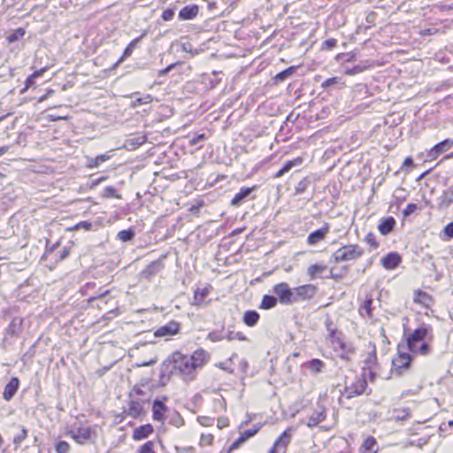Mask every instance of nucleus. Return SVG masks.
<instances>
[{
  "label": "nucleus",
  "instance_id": "f257e3e1",
  "mask_svg": "<svg viewBox=\"0 0 453 453\" xmlns=\"http://www.w3.org/2000/svg\"><path fill=\"white\" fill-rule=\"evenodd\" d=\"M207 360L208 354L203 349H196L191 356L176 351L169 357V362L186 381L195 380L196 370L203 367Z\"/></svg>",
  "mask_w": 453,
  "mask_h": 453
},
{
  "label": "nucleus",
  "instance_id": "f03ea898",
  "mask_svg": "<svg viewBox=\"0 0 453 453\" xmlns=\"http://www.w3.org/2000/svg\"><path fill=\"white\" fill-rule=\"evenodd\" d=\"M344 390L342 392L339 402L342 405L345 404L346 399H351L355 396L362 395L366 387L367 382L363 375H357L350 371L345 376Z\"/></svg>",
  "mask_w": 453,
  "mask_h": 453
},
{
  "label": "nucleus",
  "instance_id": "7ed1b4c3",
  "mask_svg": "<svg viewBox=\"0 0 453 453\" xmlns=\"http://www.w3.org/2000/svg\"><path fill=\"white\" fill-rule=\"evenodd\" d=\"M364 253L361 247L356 244H349L338 249L332 256L335 263L357 260Z\"/></svg>",
  "mask_w": 453,
  "mask_h": 453
},
{
  "label": "nucleus",
  "instance_id": "20e7f679",
  "mask_svg": "<svg viewBox=\"0 0 453 453\" xmlns=\"http://www.w3.org/2000/svg\"><path fill=\"white\" fill-rule=\"evenodd\" d=\"M326 331L328 333L326 341L328 344L334 349V351H342L346 352L352 351L349 348L346 346L344 342L341 337V333L337 332L336 328L333 327V323L331 320L327 319L326 322Z\"/></svg>",
  "mask_w": 453,
  "mask_h": 453
},
{
  "label": "nucleus",
  "instance_id": "39448f33",
  "mask_svg": "<svg viewBox=\"0 0 453 453\" xmlns=\"http://www.w3.org/2000/svg\"><path fill=\"white\" fill-rule=\"evenodd\" d=\"M423 340H433V328L426 324H422L406 337L407 346L412 345L414 349H418L416 343Z\"/></svg>",
  "mask_w": 453,
  "mask_h": 453
},
{
  "label": "nucleus",
  "instance_id": "423d86ee",
  "mask_svg": "<svg viewBox=\"0 0 453 453\" xmlns=\"http://www.w3.org/2000/svg\"><path fill=\"white\" fill-rule=\"evenodd\" d=\"M278 301L283 305H291L294 303L293 288H290L288 284L281 282L276 284L273 288Z\"/></svg>",
  "mask_w": 453,
  "mask_h": 453
},
{
  "label": "nucleus",
  "instance_id": "0eeeda50",
  "mask_svg": "<svg viewBox=\"0 0 453 453\" xmlns=\"http://www.w3.org/2000/svg\"><path fill=\"white\" fill-rule=\"evenodd\" d=\"M318 292V288L313 284H305L293 288L294 303L311 300Z\"/></svg>",
  "mask_w": 453,
  "mask_h": 453
},
{
  "label": "nucleus",
  "instance_id": "6e6552de",
  "mask_svg": "<svg viewBox=\"0 0 453 453\" xmlns=\"http://www.w3.org/2000/svg\"><path fill=\"white\" fill-rule=\"evenodd\" d=\"M91 427H79L76 430L70 429L66 431V435L71 437L78 444L87 443L92 437Z\"/></svg>",
  "mask_w": 453,
  "mask_h": 453
},
{
  "label": "nucleus",
  "instance_id": "1a4fd4ad",
  "mask_svg": "<svg viewBox=\"0 0 453 453\" xmlns=\"http://www.w3.org/2000/svg\"><path fill=\"white\" fill-rule=\"evenodd\" d=\"M292 428L288 427L285 430L281 435L275 441L270 453H280L285 452L288 445L290 443L292 439Z\"/></svg>",
  "mask_w": 453,
  "mask_h": 453
},
{
  "label": "nucleus",
  "instance_id": "9d476101",
  "mask_svg": "<svg viewBox=\"0 0 453 453\" xmlns=\"http://www.w3.org/2000/svg\"><path fill=\"white\" fill-rule=\"evenodd\" d=\"M180 331V324L176 321H171L165 326H160L154 333L156 337H168L175 335Z\"/></svg>",
  "mask_w": 453,
  "mask_h": 453
},
{
  "label": "nucleus",
  "instance_id": "9b49d317",
  "mask_svg": "<svg viewBox=\"0 0 453 453\" xmlns=\"http://www.w3.org/2000/svg\"><path fill=\"white\" fill-rule=\"evenodd\" d=\"M411 357L408 353H401L392 360L395 370L401 374L403 370L407 369L411 364Z\"/></svg>",
  "mask_w": 453,
  "mask_h": 453
},
{
  "label": "nucleus",
  "instance_id": "f8f14e48",
  "mask_svg": "<svg viewBox=\"0 0 453 453\" xmlns=\"http://www.w3.org/2000/svg\"><path fill=\"white\" fill-rule=\"evenodd\" d=\"M453 145V141L446 139L438 144L434 145L428 152V157L431 159L437 158L441 154L447 151Z\"/></svg>",
  "mask_w": 453,
  "mask_h": 453
},
{
  "label": "nucleus",
  "instance_id": "ddd939ff",
  "mask_svg": "<svg viewBox=\"0 0 453 453\" xmlns=\"http://www.w3.org/2000/svg\"><path fill=\"white\" fill-rule=\"evenodd\" d=\"M400 262L401 257L395 252H391L383 257L381 259V265L388 270H393L396 268Z\"/></svg>",
  "mask_w": 453,
  "mask_h": 453
},
{
  "label": "nucleus",
  "instance_id": "4468645a",
  "mask_svg": "<svg viewBox=\"0 0 453 453\" xmlns=\"http://www.w3.org/2000/svg\"><path fill=\"white\" fill-rule=\"evenodd\" d=\"M329 225L326 223L321 228L311 233L308 236L307 242L310 245H315L319 241L323 240L326 234L329 232Z\"/></svg>",
  "mask_w": 453,
  "mask_h": 453
},
{
  "label": "nucleus",
  "instance_id": "2eb2a0df",
  "mask_svg": "<svg viewBox=\"0 0 453 453\" xmlns=\"http://www.w3.org/2000/svg\"><path fill=\"white\" fill-rule=\"evenodd\" d=\"M19 385V380L18 378L13 377L11 379V380L7 383V385L4 388L3 397L6 401H10L13 395L16 394Z\"/></svg>",
  "mask_w": 453,
  "mask_h": 453
},
{
  "label": "nucleus",
  "instance_id": "dca6fc26",
  "mask_svg": "<svg viewBox=\"0 0 453 453\" xmlns=\"http://www.w3.org/2000/svg\"><path fill=\"white\" fill-rule=\"evenodd\" d=\"M199 12L196 4L183 7L179 12V19L181 20H189L195 19Z\"/></svg>",
  "mask_w": 453,
  "mask_h": 453
},
{
  "label": "nucleus",
  "instance_id": "f3484780",
  "mask_svg": "<svg viewBox=\"0 0 453 453\" xmlns=\"http://www.w3.org/2000/svg\"><path fill=\"white\" fill-rule=\"evenodd\" d=\"M430 342L431 341L428 340H423L422 342H418L416 343L418 349H414L412 345H408V349L413 354L426 356L431 352Z\"/></svg>",
  "mask_w": 453,
  "mask_h": 453
},
{
  "label": "nucleus",
  "instance_id": "a211bd4d",
  "mask_svg": "<svg viewBox=\"0 0 453 453\" xmlns=\"http://www.w3.org/2000/svg\"><path fill=\"white\" fill-rule=\"evenodd\" d=\"M395 226V219L393 217H387L380 219L378 229L381 234L387 235L393 231Z\"/></svg>",
  "mask_w": 453,
  "mask_h": 453
},
{
  "label": "nucleus",
  "instance_id": "6ab92c4d",
  "mask_svg": "<svg viewBox=\"0 0 453 453\" xmlns=\"http://www.w3.org/2000/svg\"><path fill=\"white\" fill-rule=\"evenodd\" d=\"M152 433V426L150 424H146L134 429L133 434V439L135 441H141L147 438Z\"/></svg>",
  "mask_w": 453,
  "mask_h": 453
},
{
  "label": "nucleus",
  "instance_id": "aec40b11",
  "mask_svg": "<svg viewBox=\"0 0 453 453\" xmlns=\"http://www.w3.org/2000/svg\"><path fill=\"white\" fill-rule=\"evenodd\" d=\"M302 163H303L302 157H296L293 160H289V161L286 162L285 165H283V167L275 173L274 178H280V177L283 176L286 173L289 172L292 168L301 165Z\"/></svg>",
  "mask_w": 453,
  "mask_h": 453
},
{
  "label": "nucleus",
  "instance_id": "412c9836",
  "mask_svg": "<svg viewBox=\"0 0 453 453\" xmlns=\"http://www.w3.org/2000/svg\"><path fill=\"white\" fill-rule=\"evenodd\" d=\"M379 449L376 440L370 436L365 440L361 448L360 453H377Z\"/></svg>",
  "mask_w": 453,
  "mask_h": 453
},
{
  "label": "nucleus",
  "instance_id": "4be33fe9",
  "mask_svg": "<svg viewBox=\"0 0 453 453\" xmlns=\"http://www.w3.org/2000/svg\"><path fill=\"white\" fill-rule=\"evenodd\" d=\"M326 265L324 264L311 265L307 269V275L311 280H313L319 277L326 270Z\"/></svg>",
  "mask_w": 453,
  "mask_h": 453
},
{
  "label": "nucleus",
  "instance_id": "5701e85b",
  "mask_svg": "<svg viewBox=\"0 0 453 453\" xmlns=\"http://www.w3.org/2000/svg\"><path fill=\"white\" fill-rule=\"evenodd\" d=\"M326 418V413L324 409L316 410L309 418L307 426L310 427H313L318 426Z\"/></svg>",
  "mask_w": 453,
  "mask_h": 453
},
{
  "label": "nucleus",
  "instance_id": "b1692460",
  "mask_svg": "<svg viewBox=\"0 0 453 453\" xmlns=\"http://www.w3.org/2000/svg\"><path fill=\"white\" fill-rule=\"evenodd\" d=\"M259 430V427L246 430L242 435L231 445L230 450L235 449L240 447L247 439L254 436Z\"/></svg>",
  "mask_w": 453,
  "mask_h": 453
},
{
  "label": "nucleus",
  "instance_id": "393cba45",
  "mask_svg": "<svg viewBox=\"0 0 453 453\" xmlns=\"http://www.w3.org/2000/svg\"><path fill=\"white\" fill-rule=\"evenodd\" d=\"M255 189L253 188H242L240 191L234 196V197L231 201V204L234 206H239L241 203L247 198L251 192Z\"/></svg>",
  "mask_w": 453,
  "mask_h": 453
},
{
  "label": "nucleus",
  "instance_id": "a878e982",
  "mask_svg": "<svg viewBox=\"0 0 453 453\" xmlns=\"http://www.w3.org/2000/svg\"><path fill=\"white\" fill-rule=\"evenodd\" d=\"M152 411L155 420L163 421L165 419V406L162 402L158 400L154 401Z\"/></svg>",
  "mask_w": 453,
  "mask_h": 453
},
{
  "label": "nucleus",
  "instance_id": "bb28decb",
  "mask_svg": "<svg viewBox=\"0 0 453 453\" xmlns=\"http://www.w3.org/2000/svg\"><path fill=\"white\" fill-rule=\"evenodd\" d=\"M414 302L422 305L425 308L431 306L433 303L432 297L426 292L418 291L415 293Z\"/></svg>",
  "mask_w": 453,
  "mask_h": 453
},
{
  "label": "nucleus",
  "instance_id": "cd10ccee",
  "mask_svg": "<svg viewBox=\"0 0 453 453\" xmlns=\"http://www.w3.org/2000/svg\"><path fill=\"white\" fill-rule=\"evenodd\" d=\"M142 411V405L138 401H130L127 408V415L132 418H137Z\"/></svg>",
  "mask_w": 453,
  "mask_h": 453
},
{
  "label": "nucleus",
  "instance_id": "c85d7f7f",
  "mask_svg": "<svg viewBox=\"0 0 453 453\" xmlns=\"http://www.w3.org/2000/svg\"><path fill=\"white\" fill-rule=\"evenodd\" d=\"M141 40V37H138V38H135L134 40H133L127 46V48L125 49L124 50V53L123 55L121 56V58L118 60V62L115 64L114 67L118 66L121 62L124 61L125 58H128L134 49L138 45L139 42Z\"/></svg>",
  "mask_w": 453,
  "mask_h": 453
},
{
  "label": "nucleus",
  "instance_id": "c756f323",
  "mask_svg": "<svg viewBox=\"0 0 453 453\" xmlns=\"http://www.w3.org/2000/svg\"><path fill=\"white\" fill-rule=\"evenodd\" d=\"M259 319V314L255 311H248L244 313L243 321L248 326H254Z\"/></svg>",
  "mask_w": 453,
  "mask_h": 453
},
{
  "label": "nucleus",
  "instance_id": "7c9ffc66",
  "mask_svg": "<svg viewBox=\"0 0 453 453\" xmlns=\"http://www.w3.org/2000/svg\"><path fill=\"white\" fill-rule=\"evenodd\" d=\"M277 303L278 299L276 296L265 295L264 296L259 307L260 309L269 310L274 308L277 305Z\"/></svg>",
  "mask_w": 453,
  "mask_h": 453
},
{
  "label": "nucleus",
  "instance_id": "2f4dec72",
  "mask_svg": "<svg viewBox=\"0 0 453 453\" xmlns=\"http://www.w3.org/2000/svg\"><path fill=\"white\" fill-rule=\"evenodd\" d=\"M305 366L313 373L321 372L325 364L319 359H312L305 364Z\"/></svg>",
  "mask_w": 453,
  "mask_h": 453
},
{
  "label": "nucleus",
  "instance_id": "473e14b6",
  "mask_svg": "<svg viewBox=\"0 0 453 453\" xmlns=\"http://www.w3.org/2000/svg\"><path fill=\"white\" fill-rule=\"evenodd\" d=\"M110 159V156L103 154L97 156L96 158L89 157L87 166L88 168L98 167L101 162H105Z\"/></svg>",
  "mask_w": 453,
  "mask_h": 453
},
{
  "label": "nucleus",
  "instance_id": "72a5a7b5",
  "mask_svg": "<svg viewBox=\"0 0 453 453\" xmlns=\"http://www.w3.org/2000/svg\"><path fill=\"white\" fill-rule=\"evenodd\" d=\"M211 287H205V288H197L196 291H195V301L196 303H200L202 302L204 297H206L211 290Z\"/></svg>",
  "mask_w": 453,
  "mask_h": 453
},
{
  "label": "nucleus",
  "instance_id": "f704fd0d",
  "mask_svg": "<svg viewBox=\"0 0 453 453\" xmlns=\"http://www.w3.org/2000/svg\"><path fill=\"white\" fill-rule=\"evenodd\" d=\"M372 299H367L364 302V303L361 305L359 309V312L361 313L362 316L367 315L370 317L372 315Z\"/></svg>",
  "mask_w": 453,
  "mask_h": 453
},
{
  "label": "nucleus",
  "instance_id": "c9c22d12",
  "mask_svg": "<svg viewBox=\"0 0 453 453\" xmlns=\"http://www.w3.org/2000/svg\"><path fill=\"white\" fill-rule=\"evenodd\" d=\"M311 181L308 178L303 179L299 183L296 185L295 188L296 194H302L309 187Z\"/></svg>",
  "mask_w": 453,
  "mask_h": 453
},
{
  "label": "nucleus",
  "instance_id": "e433bc0d",
  "mask_svg": "<svg viewBox=\"0 0 453 453\" xmlns=\"http://www.w3.org/2000/svg\"><path fill=\"white\" fill-rule=\"evenodd\" d=\"M27 437V430L23 427L21 431L14 437L13 443L19 447L23 441Z\"/></svg>",
  "mask_w": 453,
  "mask_h": 453
},
{
  "label": "nucleus",
  "instance_id": "4c0bfd02",
  "mask_svg": "<svg viewBox=\"0 0 453 453\" xmlns=\"http://www.w3.org/2000/svg\"><path fill=\"white\" fill-rule=\"evenodd\" d=\"M55 449L57 453H68L70 450V445L66 441H61L56 444Z\"/></svg>",
  "mask_w": 453,
  "mask_h": 453
},
{
  "label": "nucleus",
  "instance_id": "58836bf2",
  "mask_svg": "<svg viewBox=\"0 0 453 453\" xmlns=\"http://www.w3.org/2000/svg\"><path fill=\"white\" fill-rule=\"evenodd\" d=\"M152 100H153V97L150 95H146L142 97L136 98L135 101H134V103H133V106L148 104L151 103Z\"/></svg>",
  "mask_w": 453,
  "mask_h": 453
},
{
  "label": "nucleus",
  "instance_id": "ea45409f",
  "mask_svg": "<svg viewBox=\"0 0 453 453\" xmlns=\"http://www.w3.org/2000/svg\"><path fill=\"white\" fill-rule=\"evenodd\" d=\"M418 210H419V208L416 203H409L407 207L403 211V215L404 218H407L411 214L417 212Z\"/></svg>",
  "mask_w": 453,
  "mask_h": 453
},
{
  "label": "nucleus",
  "instance_id": "a19ab883",
  "mask_svg": "<svg viewBox=\"0 0 453 453\" xmlns=\"http://www.w3.org/2000/svg\"><path fill=\"white\" fill-rule=\"evenodd\" d=\"M118 237L122 242H127L134 237V233L131 230H122L119 232Z\"/></svg>",
  "mask_w": 453,
  "mask_h": 453
},
{
  "label": "nucleus",
  "instance_id": "79ce46f5",
  "mask_svg": "<svg viewBox=\"0 0 453 453\" xmlns=\"http://www.w3.org/2000/svg\"><path fill=\"white\" fill-rule=\"evenodd\" d=\"M207 339L212 342H221L225 339V335L221 333L211 332L208 334Z\"/></svg>",
  "mask_w": 453,
  "mask_h": 453
},
{
  "label": "nucleus",
  "instance_id": "37998d69",
  "mask_svg": "<svg viewBox=\"0 0 453 453\" xmlns=\"http://www.w3.org/2000/svg\"><path fill=\"white\" fill-rule=\"evenodd\" d=\"M213 435L212 434H202L201 435V438H200V445L201 446H206V445H211L213 441Z\"/></svg>",
  "mask_w": 453,
  "mask_h": 453
},
{
  "label": "nucleus",
  "instance_id": "c03bdc74",
  "mask_svg": "<svg viewBox=\"0 0 453 453\" xmlns=\"http://www.w3.org/2000/svg\"><path fill=\"white\" fill-rule=\"evenodd\" d=\"M138 453H156L153 449V442L147 441L140 449Z\"/></svg>",
  "mask_w": 453,
  "mask_h": 453
},
{
  "label": "nucleus",
  "instance_id": "a18cd8bd",
  "mask_svg": "<svg viewBox=\"0 0 453 453\" xmlns=\"http://www.w3.org/2000/svg\"><path fill=\"white\" fill-rule=\"evenodd\" d=\"M444 200L448 204H450L453 203V186L449 188L443 194Z\"/></svg>",
  "mask_w": 453,
  "mask_h": 453
},
{
  "label": "nucleus",
  "instance_id": "49530a36",
  "mask_svg": "<svg viewBox=\"0 0 453 453\" xmlns=\"http://www.w3.org/2000/svg\"><path fill=\"white\" fill-rule=\"evenodd\" d=\"M104 197H119L116 194V190L112 187H106L104 189Z\"/></svg>",
  "mask_w": 453,
  "mask_h": 453
},
{
  "label": "nucleus",
  "instance_id": "de8ad7c7",
  "mask_svg": "<svg viewBox=\"0 0 453 453\" xmlns=\"http://www.w3.org/2000/svg\"><path fill=\"white\" fill-rule=\"evenodd\" d=\"M174 16V12L172 9H167L163 12L162 13V19L165 21L172 20Z\"/></svg>",
  "mask_w": 453,
  "mask_h": 453
},
{
  "label": "nucleus",
  "instance_id": "09e8293b",
  "mask_svg": "<svg viewBox=\"0 0 453 453\" xmlns=\"http://www.w3.org/2000/svg\"><path fill=\"white\" fill-rule=\"evenodd\" d=\"M83 228L85 230H91L92 224L87 221H81L77 225L74 226L73 229Z\"/></svg>",
  "mask_w": 453,
  "mask_h": 453
},
{
  "label": "nucleus",
  "instance_id": "8fccbe9b",
  "mask_svg": "<svg viewBox=\"0 0 453 453\" xmlns=\"http://www.w3.org/2000/svg\"><path fill=\"white\" fill-rule=\"evenodd\" d=\"M404 192V190L402 188H398L395 191V198L397 200L398 203H401L405 197L402 196V194Z\"/></svg>",
  "mask_w": 453,
  "mask_h": 453
},
{
  "label": "nucleus",
  "instance_id": "3c124183",
  "mask_svg": "<svg viewBox=\"0 0 453 453\" xmlns=\"http://www.w3.org/2000/svg\"><path fill=\"white\" fill-rule=\"evenodd\" d=\"M229 422L228 419L225 417H220L218 418L217 426L219 429L225 428L228 426Z\"/></svg>",
  "mask_w": 453,
  "mask_h": 453
},
{
  "label": "nucleus",
  "instance_id": "603ef678",
  "mask_svg": "<svg viewBox=\"0 0 453 453\" xmlns=\"http://www.w3.org/2000/svg\"><path fill=\"white\" fill-rule=\"evenodd\" d=\"M198 420L201 425L205 426H211L213 423V418H211L209 417H200L198 418Z\"/></svg>",
  "mask_w": 453,
  "mask_h": 453
},
{
  "label": "nucleus",
  "instance_id": "864d4df0",
  "mask_svg": "<svg viewBox=\"0 0 453 453\" xmlns=\"http://www.w3.org/2000/svg\"><path fill=\"white\" fill-rule=\"evenodd\" d=\"M443 231H444L445 235H447L449 238H453V222L448 224L444 227Z\"/></svg>",
  "mask_w": 453,
  "mask_h": 453
},
{
  "label": "nucleus",
  "instance_id": "5fc2aeb1",
  "mask_svg": "<svg viewBox=\"0 0 453 453\" xmlns=\"http://www.w3.org/2000/svg\"><path fill=\"white\" fill-rule=\"evenodd\" d=\"M293 73V69L292 68H288L280 73L277 74V78L280 79V80H283L285 79L287 76H289Z\"/></svg>",
  "mask_w": 453,
  "mask_h": 453
},
{
  "label": "nucleus",
  "instance_id": "6e6d98bb",
  "mask_svg": "<svg viewBox=\"0 0 453 453\" xmlns=\"http://www.w3.org/2000/svg\"><path fill=\"white\" fill-rule=\"evenodd\" d=\"M205 139V135L203 134H199L196 137H193L190 141H189V143L190 145L194 146V145H196L200 141H203Z\"/></svg>",
  "mask_w": 453,
  "mask_h": 453
},
{
  "label": "nucleus",
  "instance_id": "4d7b16f0",
  "mask_svg": "<svg viewBox=\"0 0 453 453\" xmlns=\"http://www.w3.org/2000/svg\"><path fill=\"white\" fill-rule=\"evenodd\" d=\"M337 83V79L336 78H330V79H327L326 81H325L322 84V87L324 88H328L329 86L333 85V84H336Z\"/></svg>",
  "mask_w": 453,
  "mask_h": 453
},
{
  "label": "nucleus",
  "instance_id": "13d9d810",
  "mask_svg": "<svg viewBox=\"0 0 453 453\" xmlns=\"http://www.w3.org/2000/svg\"><path fill=\"white\" fill-rule=\"evenodd\" d=\"M44 70L45 68H42L41 70L35 71L32 75L28 77V81L39 77L44 72Z\"/></svg>",
  "mask_w": 453,
  "mask_h": 453
},
{
  "label": "nucleus",
  "instance_id": "bf43d9fd",
  "mask_svg": "<svg viewBox=\"0 0 453 453\" xmlns=\"http://www.w3.org/2000/svg\"><path fill=\"white\" fill-rule=\"evenodd\" d=\"M366 240H367V242L369 244H371L372 246L373 247H377V243L376 242L374 241L373 237H372V234H368L367 237H366Z\"/></svg>",
  "mask_w": 453,
  "mask_h": 453
},
{
  "label": "nucleus",
  "instance_id": "052dcab7",
  "mask_svg": "<svg viewBox=\"0 0 453 453\" xmlns=\"http://www.w3.org/2000/svg\"><path fill=\"white\" fill-rule=\"evenodd\" d=\"M413 165V160L411 157H406L403 162V166H412Z\"/></svg>",
  "mask_w": 453,
  "mask_h": 453
},
{
  "label": "nucleus",
  "instance_id": "680f3d73",
  "mask_svg": "<svg viewBox=\"0 0 453 453\" xmlns=\"http://www.w3.org/2000/svg\"><path fill=\"white\" fill-rule=\"evenodd\" d=\"M234 339H238V340H240V341H246V337L243 335V334H242V333H240V332H239V333H236V334H234Z\"/></svg>",
  "mask_w": 453,
  "mask_h": 453
},
{
  "label": "nucleus",
  "instance_id": "e2e57ef3",
  "mask_svg": "<svg viewBox=\"0 0 453 453\" xmlns=\"http://www.w3.org/2000/svg\"><path fill=\"white\" fill-rule=\"evenodd\" d=\"M9 150V146L0 147V157L4 155Z\"/></svg>",
  "mask_w": 453,
  "mask_h": 453
},
{
  "label": "nucleus",
  "instance_id": "0e129e2a",
  "mask_svg": "<svg viewBox=\"0 0 453 453\" xmlns=\"http://www.w3.org/2000/svg\"><path fill=\"white\" fill-rule=\"evenodd\" d=\"M234 332H229L226 335H225V339H227L228 341L234 340Z\"/></svg>",
  "mask_w": 453,
  "mask_h": 453
},
{
  "label": "nucleus",
  "instance_id": "69168bd1",
  "mask_svg": "<svg viewBox=\"0 0 453 453\" xmlns=\"http://www.w3.org/2000/svg\"><path fill=\"white\" fill-rule=\"evenodd\" d=\"M179 63H173V64H171L169 65L165 69L168 70V73L171 72L173 69L175 68L176 65H178Z\"/></svg>",
  "mask_w": 453,
  "mask_h": 453
},
{
  "label": "nucleus",
  "instance_id": "338daca9",
  "mask_svg": "<svg viewBox=\"0 0 453 453\" xmlns=\"http://www.w3.org/2000/svg\"><path fill=\"white\" fill-rule=\"evenodd\" d=\"M51 93V90H49L48 93L42 96H41L38 101L39 102H43L44 100H46L49 96V95Z\"/></svg>",
  "mask_w": 453,
  "mask_h": 453
},
{
  "label": "nucleus",
  "instance_id": "774afa93",
  "mask_svg": "<svg viewBox=\"0 0 453 453\" xmlns=\"http://www.w3.org/2000/svg\"><path fill=\"white\" fill-rule=\"evenodd\" d=\"M168 73V70H166L165 68V69H162L158 72V75L159 76H165Z\"/></svg>",
  "mask_w": 453,
  "mask_h": 453
}]
</instances>
